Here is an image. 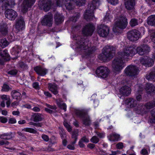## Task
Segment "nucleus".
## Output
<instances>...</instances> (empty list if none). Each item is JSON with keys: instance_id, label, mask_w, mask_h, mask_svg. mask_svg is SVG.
<instances>
[{"instance_id": "f257e3e1", "label": "nucleus", "mask_w": 155, "mask_h": 155, "mask_svg": "<svg viewBox=\"0 0 155 155\" xmlns=\"http://www.w3.org/2000/svg\"><path fill=\"white\" fill-rule=\"evenodd\" d=\"M150 51V47L146 45H143L137 48L134 45H131L124 48V51L120 54H123L124 57H127L133 56L137 52L140 55H143L148 53Z\"/></svg>"}, {"instance_id": "f03ea898", "label": "nucleus", "mask_w": 155, "mask_h": 155, "mask_svg": "<svg viewBox=\"0 0 155 155\" xmlns=\"http://www.w3.org/2000/svg\"><path fill=\"white\" fill-rule=\"evenodd\" d=\"M73 38L76 40H80L76 42V50L78 51H80L86 55H89L92 53V51L90 48L91 43L87 39L81 38L80 37H77L76 35L74 36Z\"/></svg>"}, {"instance_id": "7ed1b4c3", "label": "nucleus", "mask_w": 155, "mask_h": 155, "mask_svg": "<svg viewBox=\"0 0 155 155\" xmlns=\"http://www.w3.org/2000/svg\"><path fill=\"white\" fill-rule=\"evenodd\" d=\"M123 51L124 49L122 51L118 52V57L115 58L112 61V68L115 72H120L125 66L123 59H126L128 56L125 57L123 54L121 55L120 54Z\"/></svg>"}, {"instance_id": "20e7f679", "label": "nucleus", "mask_w": 155, "mask_h": 155, "mask_svg": "<svg viewBox=\"0 0 155 155\" xmlns=\"http://www.w3.org/2000/svg\"><path fill=\"white\" fill-rule=\"evenodd\" d=\"M115 50V48L113 46H107L104 48L103 53L99 55L98 58L103 61L110 60L114 55Z\"/></svg>"}, {"instance_id": "39448f33", "label": "nucleus", "mask_w": 155, "mask_h": 155, "mask_svg": "<svg viewBox=\"0 0 155 155\" xmlns=\"http://www.w3.org/2000/svg\"><path fill=\"white\" fill-rule=\"evenodd\" d=\"M75 114L78 116L84 118L83 120V124L86 126H89L91 123V121L87 115V111L85 110H76Z\"/></svg>"}, {"instance_id": "423d86ee", "label": "nucleus", "mask_w": 155, "mask_h": 155, "mask_svg": "<svg viewBox=\"0 0 155 155\" xmlns=\"http://www.w3.org/2000/svg\"><path fill=\"white\" fill-rule=\"evenodd\" d=\"M127 36L128 39L130 41H136L140 38L141 33L138 30L133 29L127 32Z\"/></svg>"}, {"instance_id": "0eeeda50", "label": "nucleus", "mask_w": 155, "mask_h": 155, "mask_svg": "<svg viewBox=\"0 0 155 155\" xmlns=\"http://www.w3.org/2000/svg\"><path fill=\"white\" fill-rule=\"evenodd\" d=\"M138 69L135 66L130 65L128 66L125 69L124 72L127 76L135 77L138 73Z\"/></svg>"}, {"instance_id": "6e6552de", "label": "nucleus", "mask_w": 155, "mask_h": 155, "mask_svg": "<svg viewBox=\"0 0 155 155\" xmlns=\"http://www.w3.org/2000/svg\"><path fill=\"white\" fill-rule=\"evenodd\" d=\"M127 24V19L125 16L121 15L115 23L116 27L123 29L126 28Z\"/></svg>"}, {"instance_id": "1a4fd4ad", "label": "nucleus", "mask_w": 155, "mask_h": 155, "mask_svg": "<svg viewBox=\"0 0 155 155\" xmlns=\"http://www.w3.org/2000/svg\"><path fill=\"white\" fill-rule=\"evenodd\" d=\"M52 2L50 0H39L38 5L41 9L47 12L51 8Z\"/></svg>"}, {"instance_id": "9d476101", "label": "nucleus", "mask_w": 155, "mask_h": 155, "mask_svg": "<svg viewBox=\"0 0 155 155\" xmlns=\"http://www.w3.org/2000/svg\"><path fill=\"white\" fill-rule=\"evenodd\" d=\"M96 73L98 77L104 78L107 76L109 70L107 67L101 66L97 69Z\"/></svg>"}, {"instance_id": "9b49d317", "label": "nucleus", "mask_w": 155, "mask_h": 155, "mask_svg": "<svg viewBox=\"0 0 155 155\" xmlns=\"http://www.w3.org/2000/svg\"><path fill=\"white\" fill-rule=\"evenodd\" d=\"M109 28L106 25H100L97 26V32L98 35L103 37H106L109 32Z\"/></svg>"}, {"instance_id": "f8f14e48", "label": "nucleus", "mask_w": 155, "mask_h": 155, "mask_svg": "<svg viewBox=\"0 0 155 155\" xmlns=\"http://www.w3.org/2000/svg\"><path fill=\"white\" fill-rule=\"evenodd\" d=\"M53 23V15L51 13H49L45 15L41 21V23L43 25L49 27L52 26Z\"/></svg>"}, {"instance_id": "ddd939ff", "label": "nucleus", "mask_w": 155, "mask_h": 155, "mask_svg": "<svg viewBox=\"0 0 155 155\" xmlns=\"http://www.w3.org/2000/svg\"><path fill=\"white\" fill-rule=\"evenodd\" d=\"M57 5L60 6L61 3H64L66 8L68 10H72L74 8V0H56Z\"/></svg>"}, {"instance_id": "4468645a", "label": "nucleus", "mask_w": 155, "mask_h": 155, "mask_svg": "<svg viewBox=\"0 0 155 155\" xmlns=\"http://www.w3.org/2000/svg\"><path fill=\"white\" fill-rule=\"evenodd\" d=\"M95 29L94 25L91 23H89L86 25L83 28L82 32L83 34L87 36H91Z\"/></svg>"}, {"instance_id": "2eb2a0df", "label": "nucleus", "mask_w": 155, "mask_h": 155, "mask_svg": "<svg viewBox=\"0 0 155 155\" xmlns=\"http://www.w3.org/2000/svg\"><path fill=\"white\" fill-rule=\"evenodd\" d=\"M21 5V11L23 13H25L28 11L29 8L34 4L36 0H23Z\"/></svg>"}, {"instance_id": "dca6fc26", "label": "nucleus", "mask_w": 155, "mask_h": 155, "mask_svg": "<svg viewBox=\"0 0 155 155\" xmlns=\"http://www.w3.org/2000/svg\"><path fill=\"white\" fill-rule=\"evenodd\" d=\"M100 0H93L91 3L88 4L86 11L93 13L94 10L100 5Z\"/></svg>"}, {"instance_id": "f3484780", "label": "nucleus", "mask_w": 155, "mask_h": 155, "mask_svg": "<svg viewBox=\"0 0 155 155\" xmlns=\"http://www.w3.org/2000/svg\"><path fill=\"white\" fill-rule=\"evenodd\" d=\"M5 16L11 20L15 19L17 16V13L12 9H8L5 12Z\"/></svg>"}, {"instance_id": "a211bd4d", "label": "nucleus", "mask_w": 155, "mask_h": 155, "mask_svg": "<svg viewBox=\"0 0 155 155\" xmlns=\"http://www.w3.org/2000/svg\"><path fill=\"white\" fill-rule=\"evenodd\" d=\"M3 4L2 6V10H5L12 7L15 5L14 0H2Z\"/></svg>"}, {"instance_id": "6ab92c4d", "label": "nucleus", "mask_w": 155, "mask_h": 155, "mask_svg": "<svg viewBox=\"0 0 155 155\" xmlns=\"http://www.w3.org/2000/svg\"><path fill=\"white\" fill-rule=\"evenodd\" d=\"M25 25V22L23 18L21 17L19 19L16 20L15 24V28L18 30V31L22 30L24 28Z\"/></svg>"}, {"instance_id": "aec40b11", "label": "nucleus", "mask_w": 155, "mask_h": 155, "mask_svg": "<svg viewBox=\"0 0 155 155\" xmlns=\"http://www.w3.org/2000/svg\"><path fill=\"white\" fill-rule=\"evenodd\" d=\"M131 92V88L126 86L122 87L120 90V94L124 96H128L130 94Z\"/></svg>"}, {"instance_id": "412c9836", "label": "nucleus", "mask_w": 155, "mask_h": 155, "mask_svg": "<svg viewBox=\"0 0 155 155\" xmlns=\"http://www.w3.org/2000/svg\"><path fill=\"white\" fill-rule=\"evenodd\" d=\"M126 8L128 10L133 9L135 5L134 0H124Z\"/></svg>"}, {"instance_id": "4be33fe9", "label": "nucleus", "mask_w": 155, "mask_h": 155, "mask_svg": "<svg viewBox=\"0 0 155 155\" xmlns=\"http://www.w3.org/2000/svg\"><path fill=\"white\" fill-rule=\"evenodd\" d=\"M144 88L147 94L155 92V87L152 84L147 83L145 85Z\"/></svg>"}, {"instance_id": "5701e85b", "label": "nucleus", "mask_w": 155, "mask_h": 155, "mask_svg": "<svg viewBox=\"0 0 155 155\" xmlns=\"http://www.w3.org/2000/svg\"><path fill=\"white\" fill-rule=\"evenodd\" d=\"M34 70L39 75L45 76L47 73V70L41 67L37 66L34 68Z\"/></svg>"}, {"instance_id": "b1692460", "label": "nucleus", "mask_w": 155, "mask_h": 155, "mask_svg": "<svg viewBox=\"0 0 155 155\" xmlns=\"http://www.w3.org/2000/svg\"><path fill=\"white\" fill-rule=\"evenodd\" d=\"M125 103L128 107L132 108L135 107L137 104V101L134 99L129 98L125 100Z\"/></svg>"}, {"instance_id": "393cba45", "label": "nucleus", "mask_w": 155, "mask_h": 155, "mask_svg": "<svg viewBox=\"0 0 155 155\" xmlns=\"http://www.w3.org/2000/svg\"><path fill=\"white\" fill-rule=\"evenodd\" d=\"M48 88L49 90L54 94L56 95L58 94V87L55 84L49 83Z\"/></svg>"}, {"instance_id": "a878e982", "label": "nucleus", "mask_w": 155, "mask_h": 155, "mask_svg": "<svg viewBox=\"0 0 155 155\" xmlns=\"http://www.w3.org/2000/svg\"><path fill=\"white\" fill-rule=\"evenodd\" d=\"M154 107H155V99L145 104L144 105V107L147 110L144 111V112H148L149 111L150 109Z\"/></svg>"}, {"instance_id": "bb28decb", "label": "nucleus", "mask_w": 155, "mask_h": 155, "mask_svg": "<svg viewBox=\"0 0 155 155\" xmlns=\"http://www.w3.org/2000/svg\"><path fill=\"white\" fill-rule=\"evenodd\" d=\"M84 18L87 21H91L94 18V13L86 11L84 14Z\"/></svg>"}, {"instance_id": "cd10ccee", "label": "nucleus", "mask_w": 155, "mask_h": 155, "mask_svg": "<svg viewBox=\"0 0 155 155\" xmlns=\"http://www.w3.org/2000/svg\"><path fill=\"white\" fill-rule=\"evenodd\" d=\"M54 18L55 22L57 24L61 23L64 20L63 16L58 13H57L55 15Z\"/></svg>"}, {"instance_id": "c85d7f7f", "label": "nucleus", "mask_w": 155, "mask_h": 155, "mask_svg": "<svg viewBox=\"0 0 155 155\" xmlns=\"http://www.w3.org/2000/svg\"><path fill=\"white\" fill-rule=\"evenodd\" d=\"M56 101L58 106L60 108L63 109L65 111H66L67 106L65 103H63L62 100L60 98L56 99Z\"/></svg>"}, {"instance_id": "c756f323", "label": "nucleus", "mask_w": 155, "mask_h": 155, "mask_svg": "<svg viewBox=\"0 0 155 155\" xmlns=\"http://www.w3.org/2000/svg\"><path fill=\"white\" fill-rule=\"evenodd\" d=\"M89 141L88 139L87 138L86 136H84L80 140L78 143V145L80 147L84 148L85 146L84 142L87 143Z\"/></svg>"}, {"instance_id": "7c9ffc66", "label": "nucleus", "mask_w": 155, "mask_h": 155, "mask_svg": "<svg viewBox=\"0 0 155 155\" xmlns=\"http://www.w3.org/2000/svg\"><path fill=\"white\" fill-rule=\"evenodd\" d=\"M108 138L110 141H117L120 138V135L116 133H113L109 135Z\"/></svg>"}, {"instance_id": "2f4dec72", "label": "nucleus", "mask_w": 155, "mask_h": 155, "mask_svg": "<svg viewBox=\"0 0 155 155\" xmlns=\"http://www.w3.org/2000/svg\"><path fill=\"white\" fill-rule=\"evenodd\" d=\"M11 95L13 99L16 100H20L21 97V93L16 90L13 91L11 93Z\"/></svg>"}, {"instance_id": "473e14b6", "label": "nucleus", "mask_w": 155, "mask_h": 155, "mask_svg": "<svg viewBox=\"0 0 155 155\" xmlns=\"http://www.w3.org/2000/svg\"><path fill=\"white\" fill-rule=\"evenodd\" d=\"M147 22L150 25L155 26V15H151L149 17Z\"/></svg>"}, {"instance_id": "72a5a7b5", "label": "nucleus", "mask_w": 155, "mask_h": 155, "mask_svg": "<svg viewBox=\"0 0 155 155\" xmlns=\"http://www.w3.org/2000/svg\"><path fill=\"white\" fill-rule=\"evenodd\" d=\"M146 78L149 80H153V81H155V71H151L149 74H147Z\"/></svg>"}, {"instance_id": "f704fd0d", "label": "nucleus", "mask_w": 155, "mask_h": 155, "mask_svg": "<svg viewBox=\"0 0 155 155\" xmlns=\"http://www.w3.org/2000/svg\"><path fill=\"white\" fill-rule=\"evenodd\" d=\"M78 131L77 130L73 131L71 137L73 139V141L71 142L72 145H74L76 143L78 135Z\"/></svg>"}, {"instance_id": "c9c22d12", "label": "nucleus", "mask_w": 155, "mask_h": 155, "mask_svg": "<svg viewBox=\"0 0 155 155\" xmlns=\"http://www.w3.org/2000/svg\"><path fill=\"white\" fill-rule=\"evenodd\" d=\"M0 55L2 58H5L4 59L5 60H9V56L7 52V50H5L2 52L0 53Z\"/></svg>"}, {"instance_id": "e433bc0d", "label": "nucleus", "mask_w": 155, "mask_h": 155, "mask_svg": "<svg viewBox=\"0 0 155 155\" xmlns=\"http://www.w3.org/2000/svg\"><path fill=\"white\" fill-rule=\"evenodd\" d=\"M33 120L35 122L41 121L42 120L41 115L38 113L34 114L33 115Z\"/></svg>"}, {"instance_id": "4c0bfd02", "label": "nucleus", "mask_w": 155, "mask_h": 155, "mask_svg": "<svg viewBox=\"0 0 155 155\" xmlns=\"http://www.w3.org/2000/svg\"><path fill=\"white\" fill-rule=\"evenodd\" d=\"M22 131L28 132L33 134H38V132L34 129L31 128H26L23 129Z\"/></svg>"}, {"instance_id": "58836bf2", "label": "nucleus", "mask_w": 155, "mask_h": 155, "mask_svg": "<svg viewBox=\"0 0 155 155\" xmlns=\"http://www.w3.org/2000/svg\"><path fill=\"white\" fill-rule=\"evenodd\" d=\"M9 44V42H8L6 39L4 38L2 39L0 41V46L2 48H4Z\"/></svg>"}, {"instance_id": "ea45409f", "label": "nucleus", "mask_w": 155, "mask_h": 155, "mask_svg": "<svg viewBox=\"0 0 155 155\" xmlns=\"http://www.w3.org/2000/svg\"><path fill=\"white\" fill-rule=\"evenodd\" d=\"M5 25H1L0 26V32L3 35H6L7 33V31Z\"/></svg>"}, {"instance_id": "a19ab883", "label": "nucleus", "mask_w": 155, "mask_h": 155, "mask_svg": "<svg viewBox=\"0 0 155 155\" xmlns=\"http://www.w3.org/2000/svg\"><path fill=\"white\" fill-rule=\"evenodd\" d=\"M143 89L142 86H140L138 87L137 91L140 94L136 96V98L137 101H140L141 99V96L140 94V93L143 91Z\"/></svg>"}, {"instance_id": "79ce46f5", "label": "nucleus", "mask_w": 155, "mask_h": 155, "mask_svg": "<svg viewBox=\"0 0 155 155\" xmlns=\"http://www.w3.org/2000/svg\"><path fill=\"white\" fill-rule=\"evenodd\" d=\"M19 67L23 70H26L28 69L27 65L23 62H19L18 64Z\"/></svg>"}, {"instance_id": "37998d69", "label": "nucleus", "mask_w": 155, "mask_h": 155, "mask_svg": "<svg viewBox=\"0 0 155 155\" xmlns=\"http://www.w3.org/2000/svg\"><path fill=\"white\" fill-rule=\"evenodd\" d=\"M130 24L131 27L135 26L138 25L137 20L135 18H132L130 21Z\"/></svg>"}, {"instance_id": "c03bdc74", "label": "nucleus", "mask_w": 155, "mask_h": 155, "mask_svg": "<svg viewBox=\"0 0 155 155\" xmlns=\"http://www.w3.org/2000/svg\"><path fill=\"white\" fill-rule=\"evenodd\" d=\"M147 61L146 66H148V67L151 66L154 63V61L153 60L149 57H147Z\"/></svg>"}, {"instance_id": "a18cd8bd", "label": "nucleus", "mask_w": 155, "mask_h": 155, "mask_svg": "<svg viewBox=\"0 0 155 155\" xmlns=\"http://www.w3.org/2000/svg\"><path fill=\"white\" fill-rule=\"evenodd\" d=\"M90 141L93 143H97L99 141V139L96 136H94L90 139Z\"/></svg>"}, {"instance_id": "49530a36", "label": "nucleus", "mask_w": 155, "mask_h": 155, "mask_svg": "<svg viewBox=\"0 0 155 155\" xmlns=\"http://www.w3.org/2000/svg\"><path fill=\"white\" fill-rule=\"evenodd\" d=\"M10 89V87L8 85L6 84H4L2 87V91H4L7 92Z\"/></svg>"}, {"instance_id": "de8ad7c7", "label": "nucleus", "mask_w": 155, "mask_h": 155, "mask_svg": "<svg viewBox=\"0 0 155 155\" xmlns=\"http://www.w3.org/2000/svg\"><path fill=\"white\" fill-rule=\"evenodd\" d=\"M147 57H144L143 58H142L140 59V63L142 64H143L144 65H145L146 66V64H147Z\"/></svg>"}, {"instance_id": "09e8293b", "label": "nucleus", "mask_w": 155, "mask_h": 155, "mask_svg": "<svg viewBox=\"0 0 155 155\" xmlns=\"http://www.w3.org/2000/svg\"><path fill=\"white\" fill-rule=\"evenodd\" d=\"M79 14H77L76 15L70 18V20L74 22H76L79 17Z\"/></svg>"}, {"instance_id": "8fccbe9b", "label": "nucleus", "mask_w": 155, "mask_h": 155, "mask_svg": "<svg viewBox=\"0 0 155 155\" xmlns=\"http://www.w3.org/2000/svg\"><path fill=\"white\" fill-rule=\"evenodd\" d=\"M76 4L79 6L84 5L85 2V0H76Z\"/></svg>"}, {"instance_id": "3c124183", "label": "nucleus", "mask_w": 155, "mask_h": 155, "mask_svg": "<svg viewBox=\"0 0 155 155\" xmlns=\"http://www.w3.org/2000/svg\"><path fill=\"white\" fill-rule=\"evenodd\" d=\"M153 122L155 123V108L151 112Z\"/></svg>"}, {"instance_id": "603ef678", "label": "nucleus", "mask_w": 155, "mask_h": 155, "mask_svg": "<svg viewBox=\"0 0 155 155\" xmlns=\"http://www.w3.org/2000/svg\"><path fill=\"white\" fill-rule=\"evenodd\" d=\"M151 39L153 43V47L155 49V32L152 34Z\"/></svg>"}, {"instance_id": "864d4df0", "label": "nucleus", "mask_w": 155, "mask_h": 155, "mask_svg": "<svg viewBox=\"0 0 155 155\" xmlns=\"http://www.w3.org/2000/svg\"><path fill=\"white\" fill-rule=\"evenodd\" d=\"M64 125L69 132H71V131L72 129L71 127L67 122H64Z\"/></svg>"}, {"instance_id": "5fc2aeb1", "label": "nucleus", "mask_w": 155, "mask_h": 155, "mask_svg": "<svg viewBox=\"0 0 155 155\" xmlns=\"http://www.w3.org/2000/svg\"><path fill=\"white\" fill-rule=\"evenodd\" d=\"M7 121L8 119L7 118L2 116L0 117V122L3 123H5L7 122Z\"/></svg>"}, {"instance_id": "6e6d98bb", "label": "nucleus", "mask_w": 155, "mask_h": 155, "mask_svg": "<svg viewBox=\"0 0 155 155\" xmlns=\"http://www.w3.org/2000/svg\"><path fill=\"white\" fill-rule=\"evenodd\" d=\"M9 144V142L7 141L1 140L0 141V146L3 145H8Z\"/></svg>"}, {"instance_id": "4d7b16f0", "label": "nucleus", "mask_w": 155, "mask_h": 155, "mask_svg": "<svg viewBox=\"0 0 155 155\" xmlns=\"http://www.w3.org/2000/svg\"><path fill=\"white\" fill-rule=\"evenodd\" d=\"M42 138L45 141H48L49 140V137L47 135L43 134L41 136Z\"/></svg>"}, {"instance_id": "13d9d810", "label": "nucleus", "mask_w": 155, "mask_h": 155, "mask_svg": "<svg viewBox=\"0 0 155 155\" xmlns=\"http://www.w3.org/2000/svg\"><path fill=\"white\" fill-rule=\"evenodd\" d=\"M108 2L113 5H116L118 3V0H107Z\"/></svg>"}, {"instance_id": "bf43d9fd", "label": "nucleus", "mask_w": 155, "mask_h": 155, "mask_svg": "<svg viewBox=\"0 0 155 155\" xmlns=\"http://www.w3.org/2000/svg\"><path fill=\"white\" fill-rule=\"evenodd\" d=\"M1 98L2 100L8 101V100H10V98L9 96L5 95H3L1 97Z\"/></svg>"}, {"instance_id": "052dcab7", "label": "nucleus", "mask_w": 155, "mask_h": 155, "mask_svg": "<svg viewBox=\"0 0 155 155\" xmlns=\"http://www.w3.org/2000/svg\"><path fill=\"white\" fill-rule=\"evenodd\" d=\"M17 73V71L16 70H13L9 71L8 72V74H10L12 75H16Z\"/></svg>"}, {"instance_id": "680f3d73", "label": "nucleus", "mask_w": 155, "mask_h": 155, "mask_svg": "<svg viewBox=\"0 0 155 155\" xmlns=\"http://www.w3.org/2000/svg\"><path fill=\"white\" fill-rule=\"evenodd\" d=\"M111 18L110 14L107 13L105 16L104 20L105 21L109 20Z\"/></svg>"}, {"instance_id": "e2e57ef3", "label": "nucleus", "mask_w": 155, "mask_h": 155, "mask_svg": "<svg viewBox=\"0 0 155 155\" xmlns=\"http://www.w3.org/2000/svg\"><path fill=\"white\" fill-rule=\"evenodd\" d=\"M16 122V120L14 118H11L9 119L8 123L9 124H14Z\"/></svg>"}, {"instance_id": "0e129e2a", "label": "nucleus", "mask_w": 155, "mask_h": 155, "mask_svg": "<svg viewBox=\"0 0 155 155\" xmlns=\"http://www.w3.org/2000/svg\"><path fill=\"white\" fill-rule=\"evenodd\" d=\"M12 133H6V137L5 138V140H8L11 139L12 138Z\"/></svg>"}, {"instance_id": "69168bd1", "label": "nucleus", "mask_w": 155, "mask_h": 155, "mask_svg": "<svg viewBox=\"0 0 155 155\" xmlns=\"http://www.w3.org/2000/svg\"><path fill=\"white\" fill-rule=\"evenodd\" d=\"M141 154L143 155H148V152L147 150L145 149H143L141 151Z\"/></svg>"}, {"instance_id": "338daca9", "label": "nucleus", "mask_w": 155, "mask_h": 155, "mask_svg": "<svg viewBox=\"0 0 155 155\" xmlns=\"http://www.w3.org/2000/svg\"><path fill=\"white\" fill-rule=\"evenodd\" d=\"M81 28V26L80 25H75L72 27V28L74 30H79Z\"/></svg>"}, {"instance_id": "774afa93", "label": "nucleus", "mask_w": 155, "mask_h": 155, "mask_svg": "<svg viewBox=\"0 0 155 155\" xmlns=\"http://www.w3.org/2000/svg\"><path fill=\"white\" fill-rule=\"evenodd\" d=\"M116 147L119 149H122L123 147V144L122 143H119L116 145Z\"/></svg>"}]
</instances>
